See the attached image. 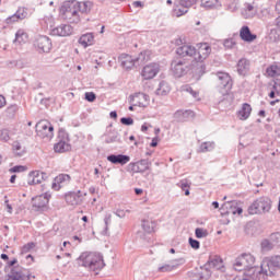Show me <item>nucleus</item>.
Wrapping results in <instances>:
<instances>
[{"label":"nucleus","instance_id":"c85d7f7f","mask_svg":"<svg viewBox=\"0 0 280 280\" xmlns=\"http://www.w3.org/2000/svg\"><path fill=\"white\" fill-rule=\"evenodd\" d=\"M12 150L15 156H25L27 153V149L24 145H21L20 142H13Z\"/></svg>","mask_w":280,"mask_h":280},{"label":"nucleus","instance_id":"052dcab7","mask_svg":"<svg viewBox=\"0 0 280 280\" xmlns=\"http://www.w3.org/2000/svg\"><path fill=\"white\" fill-rule=\"evenodd\" d=\"M176 115H194V112H191V110H186L185 113L177 112Z\"/></svg>","mask_w":280,"mask_h":280},{"label":"nucleus","instance_id":"72a5a7b5","mask_svg":"<svg viewBox=\"0 0 280 280\" xmlns=\"http://www.w3.org/2000/svg\"><path fill=\"white\" fill-rule=\"evenodd\" d=\"M10 174H23V172H27V166L25 165H15L9 170Z\"/></svg>","mask_w":280,"mask_h":280},{"label":"nucleus","instance_id":"8fccbe9b","mask_svg":"<svg viewBox=\"0 0 280 280\" xmlns=\"http://www.w3.org/2000/svg\"><path fill=\"white\" fill-rule=\"evenodd\" d=\"M16 110H18L16 106H10L7 108L8 115H14V113H16Z\"/></svg>","mask_w":280,"mask_h":280},{"label":"nucleus","instance_id":"37998d69","mask_svg":"<svg viewBox=\"0 0 280 280\" xmlns=\"http://www.w3.org/2000/svg\"><path fill=\"white\" fill-rule=\"evenodd\" d=\"M174 270V266L172 265H164L159 267L158 272H172Z\"/></svg>","mask_w":280,"mask_h":280},{"label":"nucleus","instance_id":"69168bd1","mask_svg":"<svg viewBox=\"0 0 280 280\" xmlns=\"http://www.w3.org/2000/svg\"><path fill=\"white\" fill-rule=\"evenodd\" d=\"M246 277H250V276H245L242 278V277H235L234 280H250V279H247Z\"/></svg>","mask_w":280,"mask_h":280},{"label":"nucleus","instance_id":"0eeeda50","mask_svg":"<svg viewBox=\"0 0 280 280\" xmlns=\"http://www.w3.org/2000/svg\"><path fill=\"white\" fill-rule=\"evenodd\" d=\"M78 1L77 0H68L62 3L59 14L63 16V19H73V16H78Z\"/></svg>","mask_w":280,"mask_h":280},{"label":"nucleus","instance_id":"6e6552de","mask_svg":"<svg viewBox=\"0 0 280 280\" xmlns=\"http://www.w3.org/2000/svg\"><path fill=\"white\" fill-rule=\"evenodd\" d=\"M219 79V91L223 95H229L231 93V89H233V79L231 75L225 72H218L217 73Z\"/></svg>","mask_w":280,"mask_h":280},{"label":"nucleus","instance_id":"338daca9","mask_svg":"<svg viewBox=\"0 0 280 280\" xmlns=\"http://www.w3.org/2000/svg\"><path fill=\"white\" fill-rule=\"evenodd\" d=\"M109 117H112V119H117V112H110Z\"/></svg>","mask_w":280,"mask_h":280},{"label":"nucleus","instance_id":"5fc2aeb1","mask_svg":"<svg viewBox=\"0 0 280 280\" xmlns=\"http://www.w3.org/2000/svg\"><path fill=\"white\" fill-rule=\"evenodd\" d=\"M72 242H75V244H82V238L79 235L72 236Z\"/></svg>","mask_w":280,"mask_h":280},{"label":"nucleus","instance_id":"c756f323","mask_svg":"<svg viewBox=\"0 0 280 280\" xmlns=\"http://www.w3.org/2000/svg\"><path fill=\"white\" fill-rule=\"evenodd\" d=\"M155 226H156V222L150 219H144L142 221V229L145 233H154Z\"/></svg>","mask_w":280,"mask_h":280},{"label":"nucleus","instance_id":"603ef678","mask_svg":"<svg viewBox=\"0 0 280 280\" xmlns=\"http://www.w3.org/2000/svg\"><path fill=\"white\" fill-rule=\"evenodd\" d=\"M207 70V67L203 63L199 65V75H205V71Z\"/></svg>","mask_w":280,"mask_h":280},{"label":"nucleus","instance_id":"de8ad7c7","mask_svg":"<svg viewBox=\"0 0 280 280\" xmlns=\"http://www.w3.org/2000/svg\"><path fill=\"white\" fill-rule=\"evenodd\" d=\"M189 244H190L191 248H195V250H198V248H200V242H198L194 238H189Z\"/></svg>","mask_w":280,"mask_h":280},{"label":"nucleus","instance_id":"2eb2a0df","mask_svg":"<svg viewBox=\"0 0 280 280\" xmlns=\"http://www.w3.org/2000/svg\"><path fill=\"white\" fill-rule=\"evenodd\" d=\"M36 45L38 50L44 54H49V51H51V39L47 36H39L36 40Z\"/></svg>","mask_w":280,"mask_h":280},{"label":"nucleus","instance_id":"9b49d317","mask_svg":"<svg viewBox=\"0 0 280 280\" xmlns=\"http://www.w3.org/2000/svg\"><path fill=\"white\" fill-rule=\"evenodd\" d=\"M65 200L67 205L70 207H78V205H82L84 202V196H82V191H70L65 195Z\"/></svg>","mask_w":280,"mask_h":280},{"label":"nucleus","instance_id":"bf43d9fd","mask_svg":"<svg viewBox=\"0 0 280 280\" xmlns=\"http://www.w3.org/2000/svg\"><path fill=\"white\" fill-rule=\"evenodd\" d=\"M243 209L242 208H237L236 210H233L232 213L235 215L237 213V215H242L243 213Z\"/></svg>","mask_w":280,"mask_h":280},{"label":"nucleus","instance_id":"a19ab883","mask_svg":"<svg viewBox=\"0 0 280 280\" xmlns=\"http://www.w3.org/2000/svg\"><path fill=\"white\" fill-rule=\"evenodd\" d=\"M269 38H270L271 40H275V42H277V40L280 39V34L278 33V30H277V28H273V30L270 31V33H269Z\"/></svg>","mask_w":280,"mask_h":280},{"label":"nucleus","instance_id":"412c9836","mask_svg":"<svg viewBox=\"0 0 280 280\" xmlns=\"http://www.w3.org/2000/svg\"><path fill=\"white\" fill-rule=\"evenodd\" d=\"M196 0H182L180 5H178L175 10L174 13L176 16H183V14H187V9L191 3H194Z\"/></svg>","mask_w":280,"mask_h":280},{"label":"nucleus","instance_id":"680f3d73","mask_svg":"<svg viewBox=\"0 0 280 280\" xmlns=\"http://www.w3.org/2000/svg\"><path fill=\"white\" fill-rule=\"evenodd\" d=\"M133 7L135 8H143V4L141 3V1H135Z\"/></svg>","mask_w":280,"mask_h":280},{"label":"nucleus","instance_id":"a878e982","mask_svg":"<svg viewBox=\"0 0 280 280\" xmlns=\"http://www.w3.org/2000/svg\"><path fill=\"white\" fill-rule=\"evenodd\" d=\"M79 43L82 47H91L95 43V37L91 33H86L79 38Z\"/></svg>","mask_w":280,"mask_h":280},{"label":"nucleus","instance_id":"dca6fc26","mask_svg":"<svg viewBox=\"0 0 280 280\" xmlns=\"http://www.w3.org/2000/svg\"><path fill=\"white\" fill-rule=\"evenodd\" d=\"M51 36H71L73 28L70 25H61L50 31Z\"/></svg>","mask_w":280,"mask_h":280},{"label":"nucleus","instance_id":"2f4dec72","mask_svg":"<svg viewBox=\"0 0 280 280\" xmlns=\"http://www.w3.org/2000/svg\"><path fill=\"white\" fill-rule=\"evenodd\" d=\"M170 91H172V88H170V84L165 81H162L159 85V89L156 90V95H168Z\"/></svg>","mask_w":280,"mask_h":280},{"label":"nucleus","instance_id":"ea45409f","mask_svg":"<svg viewBox=\"0 0 280 280\" xmlns=\"http://www.w3.org/2000/svg\"><path fill=\"white\" fill-rule=\"evenodd\" d=\"M15 15L18 16L19 21L26 19L27 18V10H25V8H20L18 10V12L15 13Z\"/></svg>","mask_w":280,"mask_h":280},{"label":"nucleus","instance_id":"f704fd0d","mask_svg":"<svg viewBox=\"0 0 280 280\" xmlns=\"http://www.w3.org/2000/svg\"><path fill=\"white\" fill-rule=\"evenodd\" d=\"M34 248H36V244L34 242H31V243L25 244L21 248V253H22V255H26V253H31L32 250H34Z\"/></svg>","mask_w":280,"mask_h":280},{"label":"nucleus","instance_id":"9d476101","mask_svg":"<svg viewBox=\"0 0 280 280\" xmlns=\"http://www.w3.org/2000/svg\"><path fill=\"white\" fill-rule=\"evenodd\" d=\"M69 183H71V175L59 174L54 178L51 189H54V191H60L62 187H67Z\"/></svg>","mask_w":280,"mask_h":280},{"label":"nucleus","instance_id":"20e7f679","mask_svg":"<svg viewBox=\"0 0 280 280\" xmlns=\"http://www.w3.org/2000/svg\"><path fill=\"white\" fill-rule=\"evenodd\" d=\"M79 259L82 261V266H84V268H90L93 272L102 270L105 266L104 256L97 252H85L79 257Z\"/></svg>","mask_w":280,"mask_h":280},{"label":"nucleus","instance_id":"09e8293b","mask_svg":"<svg viewBox=\"0 0 280 280\" xmlns=\"http://www.w3.org/2000/svg\"><path fill=\"white\" fill-rule=\"evenodd\" d=\"M120 122L124 124V126H132L135 120L132 118H121Z\"/></svg>","mask_w":280,"mask_h":280},{"label":"nucleus","instance_id":"393cba45","mask_svg":"<svg viewBox=\"0 0 280 280\" xmlns=\"http://www.w3.org/2000/svg\"><path fill=\"white\" fill-rule=\"evenodd\" d=\"M55 152H58L59 154H62L65 152L71 151V144H69V141L67 140H60L54 145Z\"/></svg>","mask_w":280,"mask_h":280},{"label":"nucleus","instance_id":"423d86ee","mask_svg":"<svg viewBox=\"0 0 280 280\" xmlns=\"http://www.w3.org/2000/svg\"><path fill=\"white\" fill-rule=\"evenodd\" d=\"M36 132L40 139H46V141H51L54 139V125L47 119L39 120L36 124Z\"/></svg>","mask_w":280,"mask_h":280},{"label":"nucleus","instance_id":"e2e57ef3","mask_svg":"<svg viewBox=\"0 0 280 280\" xmlns=\"http://www.w3.org/2000/svg\"><path fill=\"white\" fill-rule=\"evenodd\" d=\"M276 27L280 32V16L276 19Z\"/></svg>","mask_w":280,"mask_h":280},{"label":"nucleus","instance_id":"3c124183","mask_svg":"<svg viewBox=\"0 0 280 280\" xmlns=\"http://www.w3.org/2000/svg\"><path fill=\"white\" fill-rule=\"evenodd\" d=\"M7 104L5 96L0 95V108H3Z\"/></svg>","mask_w":280,"mask_h":280},{"label":"nucleus","instance_id":"7ed1b4c3","mask_svg":"<svg viewBox=\"0 0 280 280\" xmlns=\"http://www.w3.org/2000/svg\"><path fill=\"white\" fill-rule=\"evenodd\" d=\"M236 270H245L246 277L249 279H255L257 277V267H255V256L252 254H242L238 256L234 262Z\"/></svg>","mask_w":280,"mask_h":280},{"label":"nucleus","instance_id":"6ab92c4d","mask_svg":"<svg viewBox=\"0 0 280 280\" xmlns=\"http://www.w3.org/2000/svg\"><path fill=\"white\" fill-rule=\"evenodd\" d=\"M266 78H279L280 77V65L273 62L269 65L265 70Z\"/></svg>","mask_w":280,"mask_h":280},{"label":"nucleus","instance_id":"4468645a","mask_svg":"<svg viewBox=\"0 0 280 280\" xmlns=\"http://www.w3.org/2000/svg\"><path fill=\"white\" fill-rule=\"evenodd\" d=\"M207 270H222L224 268V261L220 256H211L206 264Z\"/></svg>","mask_w":280,"mask_h":280},{"label":"nucleus","instance_id":"13d9d810","mask_svg":"<svg viewBox=\"0 0 280 280\" xmlns=\"http://www.w3.org/2000/svg\"><path fill=\"white\" fill-rule=\"evenodd\" d=\"M180 189H183L184 191L185 189H189V184H187V182H182Z\"/></svg>","mask_w":280,"mask_h":280},{"label":"nucleus","instance_id":"4c0bfd02","mask_svg":"<svg viewBox=\"0 0 280 280\" xmlns=\"http://www.w3.org/2000/svg\"><path fill=\"white\" fill-rule=\"evenodd\" d=\"M275 245L272 244V241H270V237L269 240H264L261 242V248L262 250H271V248L273 247Z\"/></svg>","mask_w":280,"mask_h":280},{"label":"nucleus","instance_id":"79ce46f5","mask_svg":"<svg viewBox=\"0 0 280 280\" xmlns=\"http://www.w3.org/2000/svg\"><path fill=\"white\" fill-rule=\"evenodd\" d=\"M213 148V143L211 142H203L200 145V152H209Z\"/></svg>","mask_w":280,"mask_h":280},{"label":"nucleus","instance_id":"39448f33","mask_svg":"<svg viewBox=\"0 0 280 280\" xmlns=\"http://www.w3.org/2000/svg\"><path fill=\"white\" fill-rule=\"evenodd\" d=\"M270 209H272V200L268 197H260L248 208V213L257 215L258 213H268Z\"/></svg>","mask_w":280,"mask_h":280},{"label":"nucleus","instance_id":"a18cd8bd","mask_svg":"<svg viewBox=\"0 0 280 280\" xmlns=\"http://www.w3.org/2000/svg\"><path fill=\"white\" fill-rule=\"evenodd\" d=\"M16 22H19V16L16 15V13L5 19L7 25H12Z\"/></svg>","mask_w":280,"mask_h":280},{"label":"nucleus","instance_id":"4be33fe9","mask_svg":"<svg viewBox=\"0 0 280 280\" xmlns=\"http://www.w3.org/2000/svg\"><path fill=\"white\" fill-rule=\"evenodd\" d=\"M248 71H250V61L247 59H241L237 62V73L240 75H248Z\"/></svg>","mask_w":280,"mask_h":280},{"label":"nucleus","instance_id":"ddd939ff","mask_svg":"<svg viewBox=\"0 0 280 280\" xmlns=\"http://www.w3.org/2000/svg\"><path fill=\"white\" fill-rule=\"evenodd\" d=\"M172 71L174 73V75H176L177 78H183V75H185V73H187V62L185 61H173L172 62Z\"/></svg>","mask_w":280,"mask_h":280},{"label":"nucleus","instance_id":"5701e85b","mask_svg":"<svg viewBox=\"0 0 280 280\" xmlns=\"http://www.w3.org/2000/svg\"><path fill=\"white\" fill-rule=\"evenodd\" d=\"M128 168L130 172H133V174H139L148 170V164L144 161L135 162L130 163Z\"/></svg>","mask_w":280,"mask_h":280},{"label":"nucleus","instance_id":"c9c22d12","mask_svg":"<svg viewBox=\"0 0 280 280\" xmlns=\"http://www.w3.org/2000/svg\"><path fill=\"white\" fill-rule=\"evenodd\" d=\"M269 238H270L271 244H273V246L280 247V233L279 232L272 233L269 236Z\"/></svg>","mask_w":280,"mask_h":280},{"label":"nucleus","instance_id":"4d7b16f0","mask_svg":"<svg viewBox=\"0 0 280 280\" xmlns=\"http://www.w3.org/2000/svg\"><path fill=\"white\" fill-rule=\"evenodd\" d=\"M277 95H279V94H277V90L273 88V91H271L269 93V97H270V100H275V97H277Z\"/></svg>","mask_w":280,"mask_h":280},{"label":"nucleus","instance_id":"f03ea898","mask_svg":"<svg viewBox=\"0 0 280 280\" xmlns=\"http://www.w3.org/2000/svg\"><path fill=\"white\" fill-rule=\"evenodd\" d=\"M278 270H280V256L265 258L260 264V270L253 276V279L268 280V278L275 277Z\"/></svg>","mask_w":280,"mask_h":280},{"label":"nucleus","instance_id":"473e14b6","mask_svg":"<svg viewBox=\"0 0 280 280\" xmlns=\"http://www.w3.org/2000/svg\"><path fill=\"white\" fill-rule=\"evenodd\" d=\"M201 5L208 10L220 8V0H201Z\"/></svg>","mask_w":280,"mask_h":280},{"label":"nucleus","instance_id":"7c9ffc66","mask_svg":"<svg viewBox=\"0 0 280 280\" xmlns=\"http://www.w3.org/2000/svg\"><path fill=\"white\" fill-rule=\"evenodd\" d=\"M30 40V36L25 31L19 30L15 34V43H19V45H23Z\"/></svg>","mask_w":280,"mask_h":280},{"label":"nucleus","instance_id":"49530a36","mask_svg":"<svg viewBox=\"0 0 280 280\" xmlns=\"http://www.w3.org/2000/svg\"><path fill=\"white\" fill-rule=\"evenodd\" d=\"M85 100L86 102H93L94 100H97V96L95 95L94 92H86Z\"/></svg>","mask_w":280,"mask_h":280},{"label":"nucleus","instance_id":"a211bd4d","mask_svg":"<svg viewBox=\"0 0 280 280\" xmlns=\"http://www.w3.org/2000/svg\"><path fill=\"white\" fill-rule=\"evenodd\" d=\"M240 36L245 43H253V40H257V35L250 33V28L248 26H243L241 28Z\"/></svg>","mask_w":280,"mask_h":280},{"label":"nucleus","instance_id":"f3484780","mask_svg":"<svg viewBox=\"0 0 280 280\" xmlns=\"http://www.w3.org/2000/svg\"><path fill=\"white\" fill-rule=\"evenodd\" d=\"M138 60L139 59L126 54H122L119 57V61L121 62V67H124V69H132Z\"/></svg>","mask_w":280,"mask_h":280},{"label":"nucleus","instance_id":"58836bf2","mask_svg":"<svg viewBox=\"0 0 280 280\" xmlns=\"http://www.w3.org/2000/svg\"><path fill=\"white\" fill-rule=\"evenodd\" d=\"M195 235H196V237H198V240H200L202 237H207V235H209V233L205 229L197 228L195 231Z\"/></svg>","mask_w":280,"mask_h":280},{"label":"nucleus","instance_id":"864d4df0","mask_svg":"<svg viewBox=\"0 0 280 280\" xmlns=\"http://www.w3.org/2000/svg\"><path fill=\"white\" fill-rule=\"evenodd\" d=\"M1 139L8 140L10 139V136L8 135V130H2L0 135Z\"/></svg>","mask_w":280,"mask_h":280},{"label":"nucleus","instance_id":"bb28decb","mask_svg":"<svg viewBox=\"0 0 280 280\" xmlns=\"http://www.w3.org/2000/svg\"><path fill=\"white\" fill-rule=\"evenodd\" d=\"M78 12H82V14H89L91 10H93V2L92 1H78Z\"/></svg>","mask_w":280,"mask_h":280},{"label":"nucleus","instance_id":"c03bdc74","mask_svg":"<svg viewBox=\"0 0 280 280\" xmlns=\"http://www.w3.org/2000/svg\"><path fill=\"white\" fill-rule=\"evenodd\" d=\"M235 45H237V43L233 38L224 40V47H226L228 49H233V47H235Z\"/></svg>","mask_w":280,"mask_h":280},{"label":"nucleus","instance_id":"6e6d98bb","mask_svg":"<svg viewBox=\"0 0 280 280\" xmlns=\"http://www.w3.org/2000/svg\"><path fill=\"white\" fill-rule=\"evenodd\" d=\"M156 145H159V138H153L151 141L150 147L151 148H156Z\"/></svg>","mask_w":280,"mask_h":280},{"label":"nucleus","instance_id":"b1692460","mask_svg":"<svg viewBox=\"0 0 280 280\" xmlns=\"http://www.w3.org/2000/svg\"><path fill=\"white\" fill-rule=\"evenodd\" d=\"M49 205V198L46 195H39L33 198V207L35 209H43V207H47Z\"/></svg>","mask_w":280,"mask_h":280},{"label":"nucleus","instance_id":"f257e3e1","mask_svg":"<svg viewBox=\"0 0 280 280\" xmlns=\"http://www.w3.org/2000/svg\"><path fill=\"white\" fill-rule=\"evenodd\" d=\"M179 58H191L195 62H205L211 56V45L209 43H198L196 46L183 44L176 48Z\"/></svg>","mask_w":280,"mask_h":280},{"label":"nucleus","instance_id":"774afa93","mask_svg":"<svg viewBox=\"0 0 280 280\" xmlns=\"http://www.w3.org/2000/svg\"><path fill=\"white\" fill-rule=\"evenodd\" d=\"M276 10L280 14V0L276 3Z\"/></svg>","mask_w":280,"mask_h":280},{"label":"nucleus","instance_id":"aec40b11","mask_svg":"<svg viewBox=\"0 0 280 280\" xmlns=\"http://www.w3.org/2000/svg\"><path fill=\"white\" fill-rule=\"evenodd\" d=\"M107 161L109 163H114V165H126V163H130V156L128 155H109L107 156Z\"/></svg>","mask_w":280,"mask_h":280},{"label":"nucleus","instance_id":"f8f14e48","mask_svg":"<svg viewBox=\"0 0 280 280\" xmlns=\"http://www.w3.org/2000/svg\"><path fill=\"white\" fill-rule=\"evenodd\" d=\"M253 114V106L248 103L242 104L241 108L236 112V117L240 121H246Z\"/></svg>","mask_w":280,"mask_h":280},{"label":"nucleus","instance_id":"e433bc0d","mask_svg":"<svg viewBox=\"0 0 280 280\" xmlns=\"http://www.w3.org/2000/svg\"><path fill=\"white\" fill-rule=\"evenodd\" d=\"M183 91L185 93H190L195 100H200V94L197 91H194V89L186 85L183 88Z\"/></svg>","mask_w":280,"mask_h":280},{"label":"nucleus","instance_id":"1a4fd4ad","mask_svg":"<svg viewBox=\"0 0 280 280\" xmlns=\"http://www.w3.org/2000/svg\"><path fill=\"white\" fill-rule=\"evenodd\" d=\"M161 71V66L156 62L144 66L141 70V77L143 80H154Z\"/></svg>","mask_w":280,"mask_h":280},{"label":"nucleus","instance_id":"cd10ccee","mask_svg":"<svg viewBox=\"0 0 280 280\" xmlns=\"http://www.w3.org/2000/svg\"><path fill=\"white\" fill-rule=\"evenodd\" d=\"M43 177H40V173L37 171H33L28 174L27 185H40Z\"/></svg>","mask_w":280,"mask_h":280},{"label":"nucleus","instance_id":"0e129e2a","mask_svg":"<svg viewBox=\"0 0 280 280\" xmlns=\"http://www.w3.org/2000/svg\"><path fill=\"white\" fill-rule=\"evenodd\" d=\"M135 192H136L137 196H141V194H143V189H141V188H136V189H135Z\"/></svg>","mask_w":280,"mask_h":280}]
</instances>
